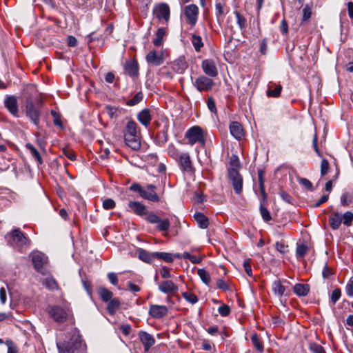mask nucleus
<instances>
[{
  "label": "nucleus",
  "instance_id": "obj_1",
  "mask_svg": "<svg viewBox=\"0 0 353 353\" xmlns=\"http://www.w3.org/2000/svg\"><path fill=\"white\" fill-rule=\"evenodd\" d=\"M7 237L10 245L21 252L27 250L30 246V239L19 228L12 230L7 234Z\"/></svg>",
  "mask_w": 353,
  "mask_h": 353
},
{
  "label": "nucleus",
  "instance_id": "obj_2",
  "mask_svg": "<svg viewBox=\"0 0 353 353\" xmlns=\"http://www.w3.org/2000/svg\"><path fill=\"white\" fill-rule=\"evenodd\" d=\"M207 136L206 130L199 125H194L185 132L184 138L188 140V143L190 145L197 143L204 147L206 143Z\"/></svg>",
  "mask_w": 353,
  "mask_h": 353
},
{
  "label": "nucleus",
  "instance_id": "obj_3",
  "mask_svg": "<svg viewBox=\"0 0 353 353\" xmlns=\"http://www.w3.org/2000/svg\"><path fill=\"white\" fill-rule=\"evenodd\" d=\"M156 189V185L149 184L145 188H143L138 183H132L129 188L130 190L138 192L140 196L145 200L152 202H159L160 201V197L157 194Z\"/></svg>",
  "mask_w": 353,
  "mask_h": 353
},
{
  "label": "nucleus",
  "instance_id": "obj_4",
  "mask_svg": "<svg viewBox=\"0 0 353 353\" xmlns=\"http://www.w3.org/2000/svg\"><path fill=\"white\" fill-rule=\"evenodd\" d=\"M181 7V17H183L185 18V22L190 25L191 28L194 27L199 19V7L194 3L186 6L184 5Z\"/></svg>",
  "mask_w": 353,
  "mask_h": 353
},
{
  "label": "nucleus",
  "instance_id": "obj_5",
  "mask_svg": "<svg viewBox=\"0 0 353 353\" xmlns=\"http://www.w3.org/2000/svg\"><path fill=\"white\" fill-rule=\"evenodd\" d=\"M26 115L35 126L39 127L41 111L31 100L27 101L26 105Z\"/></svg>",
  "mask_w": 353,
  "mask_h": 353
},
{
  "label": "nucleus",
  "instance_id": "obj_6",
  "mask_svg": "<svg viewBox=\"0 0 353 353\" xmlns=\"http://www.w3.org/2000/svg\"><path fill=\"white\" fill-rule=\"evenodd\" d=\"M153 14L159 20L168 23L170 17V9L168 3H160L156 4L153 8Z\"/></svg>",
  "mask_w": 353,
  "mask_h": 353
},
{
  "label": "nucleus",
  "instance_id": "obj_7",
  "mask_svg": "<svg viewBox=\"0 0 353 353\" xmlns=\"http://www.w3.org/2000/svg\"><path fill=\"white\" fill-rule=\"evenodd\" d=\"M194 86L199 92L210 91L214 85V81L205 75H201L193 83Z\"/></svg>",
  "mask_w": 353,
  "mask_h": 353
},
{
  "label": "nucleus",
  "instance_id": "obj_8",
  "mask_svg": "<svg viewBox=\"0 0 353 353\" xmlns=\"http://www.w3.org/2000/svg\"><path fill=\"white\" fill-rule=\"evenodd\" d=\"M48 312L55 321L63 323L67 320L70 311L60 306L53 305L48 307Z\"/></svg>",
  "mask_w": 353,
  "mask_h": 353
},
{
  "label": "nucleus",
  "instance_id": "obj_9",
  "mask_svg": "<svg viewBox=\"0 0 353 353\" xmlns=\"http://www.w3.org/2000/svg\"><path fill=\"white\" fill-rule=\"evenodd\" d=\"M176 162L183 172L188 173L194 172V168L188 152L181 153V156H180Z\"/></svg>",
  "mask_w": 353,
  "mask_h": 353
},
{
  "label": "nucleus",
  "instance_id": "obj_10",
  "mask_svg": "<svg viewBox=\"0 0 353 353\" xmlns=\"http://www.w3.org/2000/svg\"><path fill=\"white\" fill-rule=\"evenodd\" d=\"M48 261V257L41 252H34L32 254V262L34 269L43 274H46L43 268L44 264Z\"/></svg>",
  "mask_w": 353,
  "mask_h": 353
},
{
  "label": "nucleus",
  "instance_id": "obj_11",
  "mask_svg": "<svg viewBox=\"0 0 353 353\" xmlns=\"http://www.w3.org/2000/svg\"><path fill=\"white\" fill-rule=\"evenodd\" d=\"M147 63L154 66L161 65L163 61V54L161 51H157L155 50H150L145 57Z\"/></svg>",
  "mask_w": 353,
  "mask_h": 353
},
{
  "label": "nucleus",
  "instance_id": "obj_12",
  "mask_svg": "<svg viewBox=\"0 0 353 353\" xmlns=\"http://www.w3.org/2000/svg\"><path fill=\"white\" fill-rule=\"evenodd\" d=\"M203 72L210 77H216L218 75V70L212 59H205L201 63Z\"/></svg>",
  "mask_w": 353,
  "mask_h": 353
},
{
  "label": "nucleus",
  "instance_id": "obj_13",
  "mask_svg": "<svg viewBox=\"0 0 353 353\" xmlns=\"http://www.w3.org/2000/svg\"><path fill=\"white\" fill-rule=\"evenodd\" d=\"M138 336L143 345L145 352H148L151 347L155 344L156 341L154 337L145 331H140L138 334Z\"/></svg>",
  "mask_w": 353,
  "mask_h": 353
},
{
  "label": "nucleus",
  "instance_id": "obj_14",
  "mask_svg": "<svg viewBox=\"0 0 353 353\" xmlns=\"http://www.w3.org/2000/svg\"><path fill=\"white\" fill-rule=\"evenodd\" d=\"M125 72L131 78L134 79L139 76V63L137 60H128L123 65Z\"/></svg>",
  "mask_w": 353,
  "mask_h": 353
},
{
  "label": "nucleus",
  "instance_id": "obj_15",
  "mask_svg": "<svg viewBox=\"0 0 353 353\" xmlns=\"http://www.w3.org/2000/svg\"><path fill=\"white\" fill-rule=\"evenodd\" d=\"M4 105L10 114L14 117H19L18 101L16 97L7 96L4 100Z\"/></svg>",
  "mask_w": 353,
  "mask_h": 353
},
{
  "label": "nucleus",
  "instance_id": "obj_16",
  "mask_svg": "<svg viewBox=\"0 0 353 353\" xmlns=\"http://www.w3.org/2000/svg\"><path fill=\"white\" fill-rule=\"evenodd\" d=\"M272 290L274 294L279 298L283 296H289L290 294V290L283 284V283L277 279L272 282Z\"/></svg>",
  "mask_w": 353,
  "mask_h": 353
},
{
  "label": "nucleus",
  "instance_id": "obj_17",
  "mask_svg": "<svg viewBox=\"0 0 353 353\" xmlns=\"http://www.w3.org/2000/svg\"><path fill=\"white\" fill-rule=\"evenodd\" d=\"M229 128L231 135L236 140H241L244 137L245 130L240 123L232 121L230 123Z\"/></svg>",
  "mask_w": 353,
  "mask_h": 353
},
{
  "label": "nucleus",
  "instance_id": "obj_18",
  "mask_svg": "<svg viewBox=\"0 0 353 353\" xmlns=\"http://www.w3.org/2000/svg\"><path fill=\"white\" fill-rule=\"evenodd\" d=\"M128 208L130 212L140 216L147 215L148 213L146 206L139 201H130Z\"/></svg>",
  "mask_w": 353,
  "mask_h": 353
},
{
  "label": "nucleus",
  "instance_id": "obj_19",
  "mask_svg": "<svg viewBox=\"0 0 353 353\" xmlns=\"http://www.w3.org/2000/svg\"><path fill=\"white\" fill-rule=\"evenodd\" d=\"M168 309L165 305H152L149 308L150 315L154 319H161L168 314Z\"/></svg>",
  "mask_w": 353,
  "mask_h": 353
},
{
  "label": "nucleus",
  "instance_id": "obj_20",
  "mask_svg": "<svg viewBox=\"0 0 353 353\" xmlns=\"http://www.w3.org/2000/svg\"><path fill=\"white\" fill-rule=\"evenodd\" d=\"M137 120L145 128H148L152 119L151 110L148 108H145L140 111L137 114Z\"/></svg>",
  "mask_w": 353,
  "mask_h": 353
},
{
  "label": "nucleus",
  "instance_id": "obj_21",
  "mask_svg": "<svg viewBox=\"0 0 353 353\" xmlns=\"http://www.w3.org/2000/svg\"><path fill=\"white\" fill-rule=\"evenodd\" d=\"M159 290L165 294L174 293L178 291V286L170 280H165L159 284Z\"/></svg>",
  "mask_w": 353,
  "mask_h": 353
},
{
  "label": "nucleus",
  "instance_id": "obj_22",
  "mask_svg": "<svg viewBox=\"0 0 353 353\" xmlns=\"http://www.w3.org/2000/svg\"><path fill=\"white\" fill-rule=\"evenodd\" d=\"M124 141L126 145L134 150H138L141 148V134L124 137Z\"/></svg>",
  "mask_w": 353,
  "mask_h": 353
},
{
  "label": "nucleus",
  "instance_id": "obj_23",
  "mask_svg": "<svg viewBox=\"0 0 353 353\" xmlns=\"http://www.w3.org/2000/svg\"><path fill=\"white\" fill-rule=\"evenodd\" d=\"M135 134H141L138 128V125L132 120L128 121L125 128L124 137H131L132 135Z\"/></svg>",
  "mask_w": 353,
  "mask_h": 353
},
{
  "label": "nucleus",
  "instance_id": "obj_24",
  "mask_svg": "<svg viewBox=\"0 0 353 353\" xmlns=\"http://www.w3.org/2000/svg\"><path fill=\"white\" fill-rule=\"evenodd\" d=\"M310 290V287L308 284L296 283L293 287L294 293L298 296H307Z\"/></svg>",
  "mask_w": 353,
  "mask_h": 353
},
{
  "label": "nucleus",
  "instance_id": "obj_25",
  "mask_svg": "<svg viewBox=\"0 0 353 353\" xmlns=\"http://www.w3.org/2000/svg\"><path fill=\"white\" fill-rule=\"evenodd\" d=\"M171 67L174 72L182 74L187 68V63L183 58H179L172 63Z\"/></svg>",
  "mask_w": 353,
  "mask_h": 353
},
{
  "label": "nucleus",
  "instance_id": "obj_26",
  "mask_svg": "<svg viewBox=\"0 0 353 353\" xmlns=\"http://www.w3.org/2000/svg\"><path fill=\"white\" fill-rule=\"evenodd\" d=\"M139 259L142 261L151 263L154 259V252H149L142 248H139L137 250Z\"/></svg>",
  "mask_w": 353,
  "mask_h": 353
},
{
  "label": "nucleus",
  "instance_id": "obj_27",
  "mask_svg": "<svg viewBox=\"0 0 353 353\" xmlns=\"http://www.w3.org/2000/svg\"><path fill=\"white\" fill-rule=\"evenodd\" d=\"M281 90L282 86L281 85H277L274 83H270L266 94L269 97H278L280 96Z\"/></svg>",
  "mask_w": 353,
  "mask_h": 353
},
{
  "label": "nucleus",
  "instance_id": "obj_28",
  "mask_svg": "<svg viewBox=\"0 0 353 353\" xmlns=\"http://www.w3.org/2000/svg\"><path fill=\"white\" fill-rule=\"evenodd\" d=\"M329 223L332 230H338L342 223L341 215L339 212H333L330 216Z\"/></svg>",
  "mask_w": 353,
  "mask_h": 353
},
{
  "label": "nucleus",
  "instance_id": "obj_29",
  "mask_svg": "<svg viewBox=\"0 0 353 353\" xmlns=\"http://www.w3.org/2000/svg\"><path fill=\"white\" fill-rule=\"evenodd\" d=\"M194 219L196 221L199 228L205 229L208 227L209 220L202 212H195L194 214Z\"/></svg>",
  "mask_w": 353,
  "mask_h": 353
},
{
  "label": "nucleus",
  "instance_id": "obj_30",
  "mask_svg": "<svg viewBox=\"0 0 353 353\" xmlns=\"http://www.w3.org/2000/svg\"><path fill=\"white\" fill-rule=\"evenodd\" d=\"M166 35V28H159L156 32V37L153 39L152 43L156 47H160L163 44V37Z\"/></svg>",
  "mask_w": 353,
  "mask_h": 353
},
{
  "label": "nucleus",
  "instance_id": "obj_31",
  "mask_svg": "<svg viewBox=\"0 0 353 353\" xmlns=\"http://www.w3.org/2000/svg\"><path fill=\"white\" fill-rule=\"evenodd\" d=\"M57 348L59 353H74L77 351V347H73L70 340L68 342L57 343Z\"/></svg>",
  "mask_w": 353,
  "mask_h": 353
},
{
  "label": "nucleus",
  "instance_id": "obj_32",
  "mask_svg": "<svg viewBox=\"0 0 353 353\" xmlns=\"http://www.w3.org/2000/svg\"><path fill=\"white\" fill-rule=\"evenodd\" d=\"M70 341L73 345V347H77V350L83 351L85 350L86 345L85 343L83 341L81 336L79 334H74L70 338Z\"/></svg>",
  "mask_w": 353,
  "mask_h": 353
},
{
  "label": "nucleus",
  "instance_id": "obj_33",
  "mask_svg": "<svg viewBox=\"0 0 353 353\" xmlns=\"http://www.w3.org/2000/svg\"><path fill=\"white\" fill-rule=\"evenodd\" d=\"M97 293L103 302H108L113 296L112 292L103 286L98 288Z\"/></svg>",
  "mask_w": 353,
  "mask_h": 353
},
{
  "label": "nucleus",
  "instance_id": "obj_34",
  "mask_svg": "<svg viewBox=\"0 0 353 353\" xmlns=\"http://www.w3.org/2000/svg\"><path fill=\"white\" fill-rule=\"evenodd\" d=\"M235 157V159H231V161H230V164L231 165H232L233 167L232 168H228V178L230 180L233 179H235V178H237L238 176H241V174H239L238 170L234 168L235 166L237 165L238 164V159L236 157Z\"/></svg>",
  "mask_w": 353,
  "mask_h": 353
},
{
  "label": "nucleus",
  "instance_id": "obj_35",
  "mask_svg": "<svg viewBox=\"0 0 353 353\" xmlns=\"http://www.w3.org/2000/svg\"><path fill=\"white\" fill-rule=\"evenodd\" d=\"M233 13L236 17V23L240 30L242 32L245 31L248 26L245 17L238 10H234Z\"/></svg>",
  "mask_w": 353,
  "mask_h": 353
},
{
  "label": "nucleus",
  "instance_id": "obj_36",
  "mask_svg": "<svg viewBox=\"0 0 353 353\" xmlns=\"http://www.w3.org/2000/svg\"><path fill=\"white\" fill-rule=\"evenodd\" d=\"M42 283L50 290H54L59 288L57 281L51 275L47 276L42 281Z\"/></svg>",
  "mask_w": 353,
  "mask_h": 353
},
{
  "label": "nucleus",
  "instance_id": "obj_37",
  "mask_svg": "<svg viewBox=\"0 0 353 353\" xmlns=\"http://www.w3.org/2000/svg\"><path fill=\"white\" fill-rule=\"evenodd\" d=\"M251 341L254 347L259 352H262L264 350L263 343L261 337L254 333L252 334Z\"/></svg>",
  "mask_w": 353,
  "mask_h": 353
},
{
  "label": "nucleus",
  "instance_id": "obj_38",
  "mask_svg": "<svg viewBox=\"0 0 353 353\" xmlns=\"http://www.w3.org/2000/svg\"><path fill=\"white\" fill-rule=\"evenodd\" d=\"M108 302L107 310L108 313L112 315L119 308L121 302L118 298L111 299Z\"/></svg>",
  "mask_w": 353,
  "mask_h": 353
},
{
  "label": "nucleus",
  "instance_id": "obj_39",
  "mask_svg": "<svg viewBox=\"0 0 353 353\" xmlns=\"http://www.w3.org/2000/svg\"><path fill=\"white\" fill-rule=\"evenodd\" d=\"M154 259L162 260L167 263H172L174 261L173 254L168 252H155Z\"/></svg>",
  "mask_w": 353,
  "mask_h": 353
},
{
  "label": "nucleus",
  "instance_id": "obj_40",
  "mask_svg": "<svg viewBox=\"0 0 353 353\" xmlns=\"http://www.w3.org/2000/svg\"><path fill=\"white\" fill-rule=\"evenodd\" d=\"M192 43L196 52H200L204 44L201 36L194 34L192 35Z\"/></svg>",
  "mask_w": 353,
  "mask_h": 353
},
{
  "label": "nucleus",
  "instance_id": "obj_41",
  "mask_svg": "<svg viewBox=\"0 0 353 353\" xmlns=\"http://www.w3.org/2000/svg\"><path fill=\"white\" fill-rule=\"evenodd\" d=\"M232 182L233 188L236 194H239L242 191L243 188V178L241 176H238L237 178L233 179L230 180Z\"/></svg>",
  "mask_w": 353,
  "mask_h": 353
},
{
  "label": "nucleus",
  "instance_id": "obj_42",
  "mask_svg": "<svg viewBox=\"0 0 353 353\" xmlns=\"http://www.w3.org/2000/svg\"><path fill=\"white\" fill-rule=\"evenodd\" d=\"M168 154L176 161L179 159L180 156H181V153L179 150L172 143L168 147Z\"/></svg>",
  "mask_w": 353,
  "mask_h": 353
},
{
  "label": "nucleus",
  "instance_id": "obj_43",
  "mask_svg": "<svg viewBox=\"0 0 353 353\" xmlns=\"http://www.w3.org/2000/svg\"><path fill=\"white\" fill-rule=\"evenodd\" d=\"M26 147L30 152L32 156L37 161L39 164H41L43 163L42 158L39 152V151L35 148L32 144L27 143Z\"/></svg>",
  "mask_w": 353,
  "mask_h": 353
},
{
  "label": "nucleus",
  "instance_id": "obj_44",
  "mask_svg": "<svg viewBox=\"0 0 353 353\" xmlns=\"http://www.w3.org/2000/svg\"><path fill=\"white\" fill-rule=\"evenodd\" d=\"M197 274L201 281L207 285H209L211 281L210 274L205 269H198Z\"/></svg>",
  "mask_w": 353,
  "mask_h": 353
},
{
  "label": "nucleus",
  "instance_id": "obj_45",
  "mask_svg": "<svg viewBox=\"0 0 353 353\" xmlns=\"http://www.w3.org/2000/svg\"><path fill=\"white\" fill-rule=\"evenodd\" d=\"M312 6L306 4L303 8V17H302V23L309 21L312 16Z\"/></svg>",
  "mask_w": 353,
  "mask_h": 353
},
{
  "label": "nucleus",
  "instance_id": "obj_46",
  "mask_svg": "<svg viewBox=\"0 0 353 353\" xmlns=\"http://www.w3.org/2000/svg\"><path fill=\"white\" fill-rule=\"evenodd\" d=\"M342 218V223L349 227L352 225V223L353 221V213L347 211L345 212L343 215H341Z\"/></svg>",
  "mask_w": 353,
  "mask_h": 353
},
{
  "label": "nucleus",
  "instance_id": "obj_47",
  "mask_svg": "<svg viewBox=\"0 0 353 353\" xmlns=\"http://www.w3.org/2000/svg\"><path fill=\"white\" fill-rule=\"evenodd\" d=\"M308 251V247L305 244L297 245L296 250V255L297 258H303L305 256Z\"/></svg>",
  "mask_w": 353,
  "mask_h": 353
},
{
  "label": "nucleus",
  "instance_id": "obj_48",
  "mask_svg": "<svg viewBox=\"0 0 353 353\" xmlns=\"http://www.w3.org/2000/svg\"><path fill=\"white\" fill-rule=\"evenodd\" d=\"M260 213L264 221L268 222L272 219L270 211L264 206L262 202L260 205Z\"/></svg>",
  "mask_w": 353,
  "mask_h": 353
},
{
  "label": "nucleus",
  "instance_id": "obj_49",
  "mask_svg": "<svg viewBox=\"0 0 353 353\" xmlns=\"http://www.w3.org/2000/svg\"><path fill=\"white\" fill-rule=\"evenodd\" d=\"M182 296L184 299H185V301L191 304H195L198 301L197 296L194 294L190 292H182Z\"/></svg>",
  "mask_w": 353,
  "mask_h": 353
},
{
  "label": "nucleus",
  "instance_id": "obj_50",
  "mask_svg": "<svg viewBox=\"0 0 353 353\" xmlns=\"http://www.w3.org/2000/svg\"><path fill=\"white\" fill-rule=\"evenodd\" d=\"M157 229L159 231H167L170 228V223L168 219H159V221L157 223Z\"/></svg>",
  "mask_w": 353,
  "mask_h": 353
},
{
  "label": "nucleus",
  "instance_id": "obj_51",
  "mask_svg": "<svg viewBox=\"0 0 353 353\" xmlns=\"http://www.w3.org/2000/svg\"><path fill=\"white\" fill-rule=\"evenodd\" d=\"M309 350L312 353H326L323 346L314 342L310 343L309 344Z\"/></svg>",
  "mask_w": 353,
  "mask_h": 353
},
{
  "label": "nucleus",
  "instance_id": "obj_52",
  "mask_svg": "<svg viewBox=\"0 0 353 353\" xmlns=\"http://www.w3.org/2000/svg\"><path fill=\"white\" fill-rule=\"evenodd\" d=\"M143 99V94L141 92H137L131 99L127 101V105L133 106L138 104Z\"/></svg>",
  "mask_w": 353,
  "mask_h": 353
},
{
  "label": "nucleus",
  "instance_id": "obj_53",
  "mask_svg": "<svg viewBox=\"0 0 353 353\" xmlns=\"http://www.w3.org/2000/svg\"><path fill=\"white\" fill-rule=\"evenodd\" d=\"M341 296V291L339 288L334 289L331 295H330V301L332 305H335V303L339 300Z\"/></svg>",
  "mask_w": 353,
  "mask_h": 353
},
{
  "label": "nucleus",
  "instance_id": "obj_54",
  "mask_svg": "<svg viewBox=\"0 0 353 353\" xmlns=\"http://www.w3.org/2000/svg\"><path fill=\"white\" fill-rule=\"evenodd\" d=\"M252 261L250 259H245L243 262V268L244 270L246 272V274L249 276H252Z\"/></svg>",
  "mask_w": 353,
  "mask_h": 353
},
{
  "label": "nucleus",
  "instance_id": "obj_55",
  "mask_svg": "<svg viewBox=\"0 0 353 353\" xmlns=\"http://www.w3.org/2000/svg\"><path fill=\"white\" fill-rule=\"evenodd\" d=\"M6 344L8 347L7 353H19V349L17 345L14 344L12 341H6Z\"/></svg>",
  "mask_w": 353,
  "mask_h": 353
},
{
  "label": "nucleus",
  "instance_id": "obj_56",
  "mask_svg": "<svg viewBox=\"0 0 353 353\" xmlns=\"http://www.w3.org/2000/svg\"><path fill=\"white\" fill-rule=\"evenodd\" d=\"M145 220L152 224H157L161 219L159 216L153 212L148 213Z\"/></svg>",
  "mask_w": 353,
  "mask_h": 353
},
{
  "label": "nucleus",
  "instance_id": "obj_57",
  "mask_svg": "<svg viewBox=\"0 0 353 353\" xmlns=\"http://www.w3.org/2000/svg\"><path fill=\"white\" fill-rule=\"evenodd\" d=\"M230 311L231 310L230 306L226 304H223L218 308V312L222 316H228Z\"/></svg>",
  "mask_w": 353,
  "mask_h": 353
},
{
  "label": "nucleus",
  "instance_id": "obj_58",
  "mask_svg": "<svg viewBox=\"0 0 353 353\" xmlns=\"http://www.w3.org/2000/svg\"><path fill=\"white\" fill-rule=\"evenodd\" d=\"M116 204L113 199H106L103 202V208L105 210H111L114 208Z\"/></svg>",
  "mask_w": 353,
  "mask_h": 353
},
{
  "label": "nucleus",
  "instance_id": "obj_59",
  "mask_svg": "<svg viewBox=\"0 0 353 353\" xmlns=\"http://www.w3.org/2000/svg\"><path fill=\"white\" fill-rule=\"evenodd\" d=\"M329 162L326 159H323L321 163V176L325 175L329 170Z\"/></svg>",
  "mask_w": 353,
  "mask_h": 353
},
{
  "label": "nucleus",
  "instance_id": "obj_60",
  "mask_svg": "<svg viewBox=\"0 0 353 353\" xmlns=\"http://www.w3.org/2000/svg\"><path fill=\"white\" fill-rule=\"evenodd\" d=\"M215 10L216 18L218 20H219V17L224 14L223 5L220 2L216 3Z\"/></svg>",
  "mask_w": 353,
  "mask_h": 353
},
{
  "label": "nucleus",
  "instance_id": "obj_61",
  "mask_svg": "<svg viewBox=\"0 0 353 353\" xmlns=\"http://www.w3.org/2000/svg\"><path fill=\"white\" fill-rule=\"evenodd\" d=\"M299 183L304 186L306 189L312 191L313 190V185L312 183L307 179L305 178H300L299 179Z\"/></svg>",
  "mask_w": 353,
  "mask_h": 353
},
{
  "label": "nucleus",
  "instance_id": "obj_62",
  "mask_svg": "<svg viewBox=\"0 0 353 353\" xmlns=\"http://www.w3.org/2000/svg\"><path fill=\"white\" fill-rule=\"evenodd\" d=\"M207 105L211 112L216 113L217 110L216 108L215 101L212 97H208V101H207Z\"/></svg>",
  "mask_w": 353,
  "mask_h": 353
},
{
  "label": "nucleus",
  "instance_id": "obj_63",
  "mask_svg": "<svg viewBox=\"0 0 353 353\" xmlns=\"http://www.w3.org/2000/svg\"><path fill=\"white\" fill-rule=\"evenodd\" d=\"M275 248L276 250L281 254H284L288 251V245H285L283 242H276Z\"/></svg>",
  "mask_w": 353,
  "mask_h": 353
},
{
  "label": "nucleus",
  "instance_id": "obj_64",
  "mask_svg": "<svg viewBox=\"0 0 353 353\" xmlns=\"http://www.w3.org/2000/svg\"><path fill=\"white\" fill-rule=\"evenodd\" d=\"M345 292L348 296H353V280L350 279L345 286Z\"/></svg>",
  "mask_w": 353,
  "mask_h": 353
}]
</instances>
